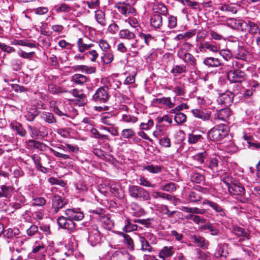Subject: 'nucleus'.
Wrapping results in <instances>:
<instances>
[{"instance_id": "a19ab883", "label": "nucleus", "mask_w": 260, "mask_h": 260, "mask_svg": "<svg viewBox=\"0 0 260 260\" xmlns=\"http://www.w3.org/2000/svg\"><path fill=\"white\" fill-rule=\"evenodd\" d=\"M243 138L244 139V140L246 141L247 146L249 148L260 149V143L257 142H252L253 139L252 136L244 135L243 136Z\"/></svg>"}, {"instance_id": "de8ad7c7", "label": "nucleus", "mask_w": 260, "mask_h": 260, "mask_svg": "<svg viewBox=\"0 0 260 260\" xmlns=\"http://www.w3.org/2000/svg\"><path fill=\"white\" fill-rule=\"evenodd\" d=\"M132 213L134 216L139 217L142 215L144 210L136 203H133L131 206Z\"/></svg>"}, {"instance_id": "4468645a", "label": "nucleus", "mask_w": 260, "mask_h": 260, "mask_svg": "<svg viewBox=\"0 0 260 260\" xmlns=\"http://www.w3.org/2000/svg\"><path fill=\"white\" fill-rule=\"evenodd\" d=\"M190 239L192 242L197 246L203 249H206L209 245V242L204 237L199 235H192L190 237Z\"/></svg>"}, {"instance_id": "5fc2aeb1", "label": "nucleus", "mask_w": 260, "mask_h": 260, "mask_svg": "<svg viewBox=\"0 0 260 260\" xmlns=\"http://www.w3.org/2000/svg\"><path fill=\"white\" fill-rule=\"evenodd\" d=\"M247 22L240 19H237L234 28L241 31H245L247 30Z\"/></svg>"}, {"instance_id": "603ef678", "label": "nucleus", "mask_w": 260, "mask_h": 260, "mask_svg": "<svg viewBox=\"0 0 260 260\" xmlns=\"http://www.w3.org/2000/svg\"><path fill=\"white\" fill-rule=\"evenodd\" d=\"M161 213L166 215L169 218H172L174 215L177 212L176 211H170L167 205H162L160 207Z\"/></svg>"}, {"instance_id": "37998d69", "label": "nucleus", "mask_w": 260, "mask_h": 260, "mask_svg": "<svg viewBox=\"0 0 260 260\" xmlns=\"http://www.w3.org/2000/svg\"><path fill=\"white\" fill-rule=\"evenodd\" d=\"M95 18L96 21L102 26L106 25L105 13L102 10H97L95 12Z\"/></svg>"}, {"instance_id": "9b49d317", "label": "nucleus", "mask_w": 260, "mask_h": 260, "mask_svg": "<svg viewBox=\"0 0 260 260\" xmlns=\"http://www.w3.org/2000/svg\"><path fill=\"white\" fill-rule=\"evenodd\" d=\"M203 205H208L214 210L216 215L221 217L225 216L224 209L219 205L211 200L205 199L202 202Z\"/></svg>"}, {"instance_id": "2eb2a0df", "label": "nucleus", "mask_w": 260, "mask_h": 260, "mask_svg": "<svg viewBox=\"0 0 260 260\" xmlns=\"http://www.w3.org/2000/svg\"><path fill=\"white\" fill-rule=\"evenodd\" d=\"M178 56L185 62L191 66H194L196 64V60L194 56L184 50L180 49L178 52Z\"/></svg>"}, {"instance_id": "13d9d810", "label": "nucleus", "mask_w": 260, "mask_h": 260, "mask_svg": "<svg viewBox=\"0 0 260 260\" xmlns=\"http://www.w3.org/2000/svg\"><path fill=\"white\" fill-rule=\"evenodd\" d=\"M202 229L204 230H209L212 235H217L219 233V230L211 223H208L202 226Z\"/></svg>"}, {"instance_id": "338daca9", "label": "nucleus", "mask_w": 260, "mask_h": 260, "mask_svg": "<svg viewBox=\"0 0 260 260\" xmlns=\"http://www.w3.org/2000/svg\"><path fill=\"white\" fill-rule=\"evenodd\" d=\"M186 66L178 65L175 66L171 70V72L174 74H181L183 73H186Z\"/></svg>"}, {"instance_id": "393cba45", "label": "nucleus", "mask_w": 260, "mask_h": 260, "mask_svg": "<svg viewBox=\"0 0 260 260\" xmlns=\"http://www.w3.org/2000/svg\"><path fill=\"white\" fill-rule=\"evenodd\" d=\"M153 103L160 105H165L168 108H172L175 106V103L171 101L170 97H162V98H156L153 100Z\"/></svg>"}, {"instance_id": "dca6fc26", "label": "nucleus", "mask_w": 260, "mask_h": 260, "mask_svg": "<svg viewBox=\"0 0 260 260\" xmlns=\"http://www.w3.org/2000/svg\"><path fill=\"white\" fill-rule=\"evenodd\" d=\"M100 121L105 125L114 126L116 123L115 115L111 113H103L101 116Z\"/></svg>"}, {"instance_id": "7ed1b4c3", "label": "nucleus", "mask_w": 260, "mask_h": 260, "mask_svg": "<svg viewBox=\"0 0 260 260\" xmlns=\"http://www.w3.org/2000/svg\"><path fill=\"white\" fill-rule=\"evenodd\" d=\"M132 0H120L115 4V7L121 15L127 17L135 15L136 12L135 8L131 4Z\"/></svg>"}, {"instance_id": "f257e3e1", "label": "nucleus", "mask_w": 260, "mask_h": 260, "mask_svg": "<svg viewBox=\"0 0 260 260\" xmlns=\"http://www.w3.org/2000/svg\"><path fill=\"white\" fill-rule=\"evenodd\" d=\"M229 127L224 124L214 126L208 133L209 139L214 141H220L224 138L229 134Z\"/></svg>"}, {"instance_id": "423d86ee", "label": "nucleus", "mask_w": 260, "mask_h": 260, "mask_svg": "<svg viewBox=\"0 0 260 260\" xmlns=\"http://www.w3.org/2000/svg\"><path fill=\"white\" fill-rule=\"evenodd\" d=\"M228 78L232 83H241L246 79V73L241 70H232L228 74Z\"/></svg>"}, {"instance_id": "774afa93", "label": "nucleus", "mask_w": 260, "mask_h": 260, "mask_svg": "<svg viewBox=\"0 0 260 260\" xmlns=\"http://www.w3.org/2000/svg\"><path fill=\"white\" fill-rule=\"evenodd\" d=\"M66 253L55 252L50 257V260H66Z\"/></svg>"}, {"instance_id": "7c9ffc66", "label": "nucleus", "mask_w": 260, "mask_h": 260, "mask_svg": "<svg viewBox=\"0 0 260 260\" xmlns=\"http://www.w3.org/2000/svg\"><path fill=\"white\" fill-rule=\"evenodd\" d=\"M234 55L237 59L246 60L248 55L247 51L244 47H239L235 52Z\"/></svg>"}, {"instance_id": "4c0bfd02", "label": "nucleus", "mask_w": 260, "mask_h": 260, "mask_svg": "<svg viewBox=\"0 0 260 260\" xmlns=\"http://www.w3.org/2000/svg\"><path fill=\"white\" fill-rule=\"evenodd\" d=\"M41 118L48 123H55L56 122V118L54 115L50 112H42L41 114Z\"/></svg>"}, {"instance_id": "412c9836", "label": "nucleus", "mask_w": 260, "mask_h": 260, "mask_svg": "<svg viewBox=\"0 0 260 260\" xmlns=\"http://www.w3.org/2000/svg\"><path fill=\"white\" fill-rule=\"evenodd\" d=\"M175 248L173 246H164L159 251L158 256L160 258L165 260L171 257L175 252Z\"/></svg>"}, {"instance_id": "c756f323", "label": "nucleus", "mask_w": 260, "mask_h": 260, "mask_svg": "<svg viewBox=\"0 0 260 260\" xmlns=\"http://www.w3.org/2000/svg\"><path fill=\"white\" fill-rule=\"evenodd\" d=\"M150 24L152 27L158 28L162 24V17L158 14H153L150 18Z\"/></svg>"}, {"instance_id": "6ab92c4d", "label": "nucleus", "mask_w": 260, "mask_h": 260, "mask_svg": "<svg viewBox=\"0 0 260 260\" xmlns=\"http://www.w3.org/2000/svg\"><path fill=\"white\" fill-rule=\"evenodd\" d=\"M132 256L125 250L115 251L111 256V260H131Z\"/></svg>"}, {"instance_id": "473e14b6", "label": "nucleus", "mask_w": 260, "mask_h": 260, "mask_svg": "<svg viewBox=\"0 0 260 260\" xmlns=\"http://www.w3.org/2000/svg\"><path fill=\"white\" fill-rule=\"evenodd\" d=\"M119 36L120 39L131 40L136 38L135 33L128 29H121L119 32Z\"/></svg>"}, {"instance_id": "b1692460", "label": "nucleus", "mask_w": 260, "mask_h": 260, "mask_svg": "<svg viewBox=\"0 0 260 260\" xmlns=\"http://www.w3.org/2000/svg\"><path fill=\"white\" fill-rule=\"evenodd\" d=\"M232 232L238 237L240 238L239 241L243 240L245 238L248 239L249 236V233L248 231L239 226H234Z\"/></svg>"}, {"instance_id": "0eeeda50", "label": "nucleus", "mask_w": 260, "mask_h": 260, "mask_svg": "<svg viewBox=\"0 0 260 260\" xmlns=\"http://www.w3.org/2000/svg\"><path fill=\"white\" fill-rule=\"evenodd\" d=\"M58 226L63 229L70 231H73L76 226V223L68 216H61L57 218Z\"/></svg>"}, {"instance_id": "9d476101", "label": "nucleus", "mask_w": 260, "mask_h": 260, "mask_svg": "<svg viewBox=\"0 0 260 260\" xmlns=\"http://www.w3.org/2000/svg\"><path fill=\"white\" fill-rule=\"evenodd\" d=\"M52 211L53 214H56L59 210L62 208L66 204L67 202L64 199L59 196H53L52 199Z\"/></svg>"}, {"instance_id": "4be33fe9", "label": "nucleus", "mask_w": 260, "mask_h": 260, "mask_svg": "<svg viewBox=\"0 0 260 260\" xmlns=\"http://www.w3.org/2000/svg\"><path fill=\"white\" fill-rule=\"evenodd\" d=\"M219 158L217 157H211L209 160V162L206 163L205 165V167L210 170L213 173L218 172V163L219 162Z\"/></svg>"}, {"instance_id": "49530a36", "label": "nucleus", "mask_w": 260, "mask_h": 260, "mask_svg": "<svg viewBox=\"0 0 260 260\" xmlns=\"http://www.w3.org/2000/svg\"><path fill=\"white\" fill-rule=\"evenodd\" d=\"M77 45L80 52H83L93 46L92 44H87L85 43L82 38L78 39Z\"/></svg>"}, {"instance_id": "09e8293b", "label": "nucleus", "mask_w": 260, "mask_h": 260, "mask_svg": "<svg viewBox=\"0 0 260 260\" xmlns=\"http://www.w3.org/2000/svg\"><path fill=\"white\" fill-rule=\"evenodd\" d=\"M52 111L59 116H65L67 117H70L69 110L66 107L64 108L63 110H61V106H55L53 107Z\"/></svg>"}, {"instance_id": "58836bf2", "label": "nucleus", "mask_w": 260, "mask_h": 260, "mask_svg": "<svg viewBox=\"0 0 260 260\" xmlns=\"http://www.w3.org/2000/svg\"><path fill=\"white\" fill-rule=\"evenodd\" d=\"M101 58L104 63L109 64L111 63L114 58V56L111 49L103 52Z\"/></svg>"}, {"instance_id": "680f3d73", "label": "nucleus", "mask_w": 260, "mask_h": 260, "mask_svg": "<svg viewBox=\"0 0 260 260\" xmlns=\"http://www.w3.org/2000/svg\"><path fill=\"white\" fill-rule=\"evenodd\" d=\"M160 189L166 191L172 192L176 190V184L174 183L170 182L169 183L161 185L160 187Z\"/></svg>"}, {"instance_id": "aec40b11", "label": "nucleus", "mask_w": 260, "mask_h": 260, "mask_svg": "<svg viewBox=\"0 0 260 260\" xmlns=\"http://www.w3.org/2000/svg\"><path fill=\"white\" fill-rule=\"evenodd\" d=\"M139 240L141 244V250L145 253H151L154 251V248L151 244L149 242L146 238L142 236H139Z\"/></svg>"}, {"instance_id": "79ce46f5", "label": "nucleus", "mask_w": 260, "mask_h": 260, "mask_svg": "<svg viewBox=\"0 0 260 260\" xmlns=\"http://www.w3.org/2000/svg\"><path fill=\"white\" fill-rule=\"evenodd\" d=\"M191 112L194 117L203 120H207L209 118V115L203 110L194 109L191 110Z\"/></svg>"}, {"instance_id": "5701e85b", "label": "nucleus", "mask_w": 260, "mask_h": 260, "mask_svg": "<svg viewBox=\"0 0 260 260\" xmlns=\"http://www.w3.org/2000/svg\"><path fill=\"white\" fill-rule=\"evenodd\" d=\"M247 29L253 37L256 38L260 35V28L254 22L250 20L247 21Z\"/></svg>"}, {"instance_id": "8fccbe9b", "label": "nucleus", "mask_w": 260, "mask_h": 260, "mask_svg": "<svg viewBox=\"0 0 260 260\" xmlns=\"http://www.w3.org/2000/svg\"><path fill=\"white\" fill-rule=\"evenodd\" d=\"M208 156V152L206 150H203L202 152L197 153L193 158L200 164L204 162V159Z\"/></svg>"}, {"instance_id": "f03ea898", "label": "nucleus", "mask_w": 260, "mask_h": 260, "mask_svg": "<svg viewBox=\"0 0 260 260\" xmlns=\"http://www.w3.org/2000/svg\"><path fill=\"white\" fill-rule=\"evenodd\" d=\"M128 193L129 196L136 200L140 201H147L150 200L149 192L138 185H130L128 187Z\"/></svg>"}, {"instance_id": "ddd939ff", "label": "nucleus", "mask_w": 260, "mask_h": 260, "mask_svg": "<svg viewBox=\"0 0 260 260\" xmlns=\"http://www.w3.org/2000/svg\"><path fill=\"white\" fill-rule=\"evenodd\" d=\"M65 215L70 218L72 221H81L84 218L82 212L73 209H68L65 211Z\"/></svg>"}, {"instance_id": "3c124183", "label": "nucleus", "mask_w": 260, "mask_h": 260, "mask_svg": "<svg viewBox=\"0 0 260 260\" xmlns=\"http://www.w3.org/2000/svg\"><path fill=\"white\" fill-rule=\"evenodd\" d=\"M219 9L222 12L232 14H236L238 11L236 7L231 5H223L219 7Z\"/></svg>"}, {"instance_id": "39448f33", "label": "nucleus", "mask_w": 260, "mask_h": 260, "mask_svg": "<svg viewBox=\"0 0 260 260\" xmlns=\"http://www.w3.org/2000/svg\"><path fill=\"white\" fill-rule=\"evenodd\" d=\"M88 241L93 246L101 243L102 237L101 233L96 225H93L88 229Z\"/></svg>"}, {"instance_id": "864d4df0", "label": "nucleus", "mask_w": 260, "mask_h": 260, "mask_svg": "<svg viewBox=\"0 0 260 260\" xmlns=\"http://www.w3.org/2000/svg\"><path fill=\"white\" fill-rule=\"evenodd\" d=\"M121 120L126 123H135L138 121V118L134 115H131L128 114H123L121 115Z\"/></svg>"}, {"instance_id": "f3484780", "label": "nucleus", "mask_w": 260, "mask_h": 260, "mask_svg": "<svg viewBox=\"0 0 260 260\" xmlns=\"http://www.w3.org/2000/svg\"><path fill=\"white\" fill-rule=\"evenodd\" d=\"M228 190L232 196H242L245 193L244 187L239 183L231 184Z\"/></svg>"}, {"instance_id": "bb28decb", "label": "nucleus", "mask_w": 260, "mask_h": 260, "mask_svg": "<svg viewBox=\"0 0 260 260\" xmlns=\"http://www.w3.org/2000/svg\"><path fill=\"white\" fill-rule=\"evenodd\" d=\"M15 201V202H12L10 204L11 206L15 210L19 209L26 204V200L22 195H17Z\"/></svg>"}, {"instance_id": "ea45409f", "label": "nucleus", "mask_w": 260, "mask_h": 260, "mask_svg": "<svg viewBox=\"0 0 260 260\" xmlns=\"http://www.w3.org/2000/svg\"><path fill=\"white\" fill-rule=\"evenodd\" d=\"M72 81L76 84L82 85L89 81V78L80 74H76L72 76Z\"/></svg>"}, {"instance_id": "72a5a7b5", "label": "nucleus", "mask_w": 260, "mask_h": 260, "mask_svg": "<svg viewBox=\"0 0 260 260\" xmlns=\"http://www.w3.org/2000/svg\"><path fill=\"white\" fill-rule=\"evenodd\" d=\"M73 69L75 71L84 72L88 74L94 73L96 72V69L93 67H88L85 65H77L72 67Z\"/></svg>"}, {"instance_id": "c9c22d12", "label": "nucleus", "mask_w": 260, "mask_h": 260, "mask_svg": "<svg viewBox=\"0 0 260 260\" xmlns=\"http://www.w3.org/2000/svg\"><path fill=\"white\" fill-rule=\"evenodd\" d=\"M119 234L123 237V242L126 245L127 248L131 250H134L135 244L132 238L128 235L122 232H119Z\"/></svg>"}, {"instance_id": "a18cd8bd", "label": "nucleus", "mask_w": 260, "mask_h": 260, "mask_svg": "<svg viewBox=\"0 0 260 260\" xmlns=\"http://www.w3.org/2000/svg\"><path fill=\"white\" fill-rule=\"evenodd\" d=\"M153 10L156 14H158L160 15H166L168 13V9L167 7L162 3L155 5L153 6Z\"/></svg>"}, {"instance_id": "6e6d98bb", "label": "nucleus", "mask_w": 260, "mask_h": 260, "mask_svg": "<svg viewBox=\"0 0 260 260\" xmlns=\"http://www.w3.org/2000/svg\"><path fill=\"white\" fill-rule=\"evenodd\" d=\"M190 179L192 182L197 183H201L204 181L205 177L204 175L200 173L193 172L190 176Z\"/></svg>"}, {"instance_id": "a211bd4d", "label": "nucleus", "mask_w": 260, "mask_h": 260, "mask_svg": "<svg viewBox=\"0 0 260 260\" xmlns=\"http://www.w3.org/2000/svg\"><path fill=\"white\" fill-rule=\"evenodd\" d=\"M232 114L230 108H223L217 111L216 117L219 120L228 122L232 116Z\"/></svg>"}, {"instance_id": "4d7b16f0", "label": "nucleus", "mask_w": 260, "mask_h": 260, "mask_svg": "<svg viewBox=\"0 0 260 260\" xmlns=\"http://www.w3.org/2000/svg\"><path fill=\"white\" fill-rule=\"evenodd\" d=\"M55 11L57 13H61V12H69L71 10V7L66 4H61L58 5L55 7Z\"/></svg>"}, {"instance_id": "f8f14e48", "label": "nucleus", "mask_w": 260, "mask_h": 260, "mask_svg": "<svg viewBox=\"0 0 260 260\" xmlns=\"http://www.w3.org/2000/svg\"><path fill=\"white\" fill-rule=\"evenodd\" d=\"M234 96L235 94L232 92L226 91L219 95L217 102L219 104L228 106L232 103Z\"/></svg>"}, {"instance_id": "6e6552de", "label": "nucleus", "mask_w": 260, "mask_h": 260, "mask_svg": "<svg viewBox=\"0 0 260 260\" xmlns=\"http://www.w3.org/2000/svg\"><path fill=\"white\" fill-rule=\"evenodd\" d=\"M122 224V230L125 233H129L142 229L141 226L137 224V223H134V220H132L127 217H124L123 218Z\"/></svg>"}, {"instance_id": "a878e982", "label": "nucleus", "mask_w": 260, "mask_h": 260, "mask_svg": "<svg viewBox=\"0 0 260 260\" xmlns=\"http://www.w3.org/2000/svg\"><path fill=\"white\" fill-rule=\"evenodd\" d=\"M155 220L154 218H146V219H135L134 222L137 223V224L140 225L142 227L146 228H151L153 227V224Z\"/></svg>"}, {"instance_id": "f704fd0d", "label": "nucleus", "mask_w": 260, "mask_h": 260, "mask_svg": "<svg viewBox=\"0 0 260 260\" xmlns=\"http://www.w3.org/2000/svg\"><path fill=\"white\" fill-rule=\"evenodd\" d=\"M204 138L201 134H198L196 132L188 134V141L190 144H196L199 142H202Z\"/></svg>"}, {"instance_id": "20e7f679", "label": "nucleus", "mask_w": 260, "mask_h": 260, "mask_svg": "<svg viewBox=\"0 0 260 260\" xmlns=\"http://www.w3.org/2000/svg\"><path fill=\"white\" fill-rule=\"evenodd\" d=\"M110 97V95L108 87L104 86L96 89L92 95V100L100 104L106 103Z\"/></svg>"}, {"instance_id": "052dcab7", "label": "nucleus", "mask_w": 260, "mask_h": 260, "mask_svg": "<svg viewBox=\"0 0 260 260\" xmlns=\"http://www.w3.org/2000/svg\"><path fill=\"white\" fill-rule=\"evenodd\" d=\"M136 133L132 128H125L121 131L122 136L125 139H129L135 136Z\"/></svg>"}, {"instance_id": "c85d7f7f", "label": "nucleus", "mask_w": 260, "mask_h": 260, "mask_svg": "<svg viewBox=\"0 0 260 260\" xmlns=\"http://www.w3.org/2000/svg\"><path fill=\"white\" fill-rule=\"evenodd\" d=\"M203 63L205 66L211 68L218 67L221 64L219 59L213 57H208L205 58L203 61Z\"/></svg>"}, {"instance_id": "cd10ccee", "label": "nucleus", "mask_w": 260, "mask_h": 260, "mask_svg": "<svg viewBox=\"0 0 260 260\" xmlns=\"http://www.w3.org/2000/svg\"><path fill=\"white\" fill-rule=\"evenodd\" d=\"M152 196L154 199H156L158 198H161L163 199H166L169 201H173L174 203L178 200V199L174 196L159 191H154L152 192Z\"/></svg>"}, {"instance_id": "2f4dec72", "label": "nucleus", "mask_w": 260, "mask_h": 260, "mask_svg": "<svg viewBox=\"0 0 260 260\" xmlns=\"http://www.w3.org/2000/svg\"><path fill=\"white\" fill-rule=\"evenodd\" d=\"M26 143L29 148H36L41 151H45L46 149V145L39 141L28 140L26 141Z\"/></svg>"}, {"instance_id": "1a4fd4ad", "label": "nucleus", "mask_w": 260, "mask_h": 260, "mask_svg": "<svg viewBox=\"0 0 260 260\" xmlns=\"http://www.w3.org/2000/svg\"><path fill=\"white\" fill-rule=\"evenodd\" d=\"M199 49L201 52H206L207 50L212 52H217L220 47L214 42L203 41L199 44Z\"/></svg>"}, {"instance_id": "e433bc0d", "label": "nucleus", "mask_w": 260, "mask_h": 260, "mask_svg": "<svg viewBox=\"0 0 260 260\" xmlns=\"http://www.w3.org/2000/svg\"><path fill=\"white\" fill-rule=\"evenodd\" d=\"M10 127L13 130L16 131L19 136L21 137H25L26 136V131L19 123L16 122H12L10 124Z\"/></svg>"}, {"instance_id": "c03bdc74", "label": "nucleus", "mask_w": 260, "mask_h": 260, "mask_svg": "<svg viewBox=\"0 0 260 260\" xmlns=\"http://www.w3.org/2000/svg\"><path fill=\"white\" fill-rule=\"evenodd\" d=\"M187 200L191 203H197L201 201L202 197L201 194L196 191H191L187 196Z\"/></svg>"}, {"instance_id": "0e129e2a", "label": "nucleus", "mask_w": 260, "mask_h": 260, "mask_svg": "<svg viewBox=\"0 0 260 260\" xmlns=\"http://www.w3.org/2000/svg\"><path fill=\"white\" fill-rule=\"evenodd\" d=\"M139 180V184L141 186L152 188L155 187V184H152L150 181L144 177H141Z\"/></svg>"}, {"instance_id": "69168bd1", "label": "nucleus", "mask_w": 260, "mask_h": 260, "mask_svg": "<svg viewBox=\"0 0 260 260\" xmlns=\"http://www.w3.org/2000/svg\"><path fill=\"white\" fill-rule=\"evenodd\" d=\"M39 114L38 111L36 109H31L28 111L25 115L27 120L29 121H32L34 120L35 117Z\"/></svg>"}, {"instance_id": "e2e57ef3", "label": "nucleus", "mask_w": 260, "mask_h": 260, "mask_svg": "<svg viewBox=\"0 0 260 260\" xmlns=\"http://www.w3.org/2000/svg\"><path fill=\"white\" fill-rule=\"evenodd\" d=\"M174 120L177 124H181L186 122V116L182 112L176 113L174 116Z\"/></svg>"}, {"instance_id": "bf43d9fd", "label": "nucleus", "mask_w": 260, "mask_h": 260, "mask_svg": "<svg viewBox=\"0 0 260 260\" xmlns=\"http://www.w3.org/2000/svg\"><path fill=\"white\" fill-rule=\"evenodd\" d=\"M244 60H237L235 59H233L231 64L229 66L232 68L233 70H240L244 67V63L243 61Z\"/></svg>"}]
</instances>
